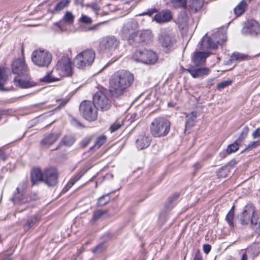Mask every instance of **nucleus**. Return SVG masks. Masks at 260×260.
Here are the masks:
<instances>
[{"instance_id": "nucleus-21", "label": "nucleus", "mask_w": 260, "mask_h": 260, "mask_svg": "<svg viewBox=\"0 0 260 260\" xmlns=\"http://www.w3.org/2000/svg\"><path fill=\"white\" fill-rule=\"evenodd\" d=\"M30 177L32 185H36L38 182L43 181L44 173H42L40 169L35 168L32 170Z\"/></svg>"}, {"instance_id": "nucleus-7", "label": "nucleus", "mask_w": 260, "mask_h": 260, "mask_svg": "<svg viewBox=\"0 0 260 260\" xmlns=\"http://www.w3.org/2000/svg\"><path fill=\"white\" fill-rule=\"evenodd\" d=\"M119 41L115 37L108 36L102 38L99 44L100 51L107 55L114 54L118 50Z\"/></svg>"}, {"instance_id": "nucleus-3", "label": "nucleus", "mask_w": 260, "mask_h": 260, "mask_svg": "<svg viewBox=\"0 0 260 260\" xmlns=\"http://www.w3.org/2000/svg\"><path fill=\"white\" fill-rule=\"evenodd\" d=\"M238 219L242 225L250 223L251 228L260 234V212L256 211L253 205H246L243 211L238 215Z\"/></svg>"}, {"instance_id": "nucleus-62", "label": "nucleus", "mask_w": 260, "mask_h": 260, "mask_svg": "<svg viewBox=\"0 0 260 260\" xmlns=\"http://www.w3.org/2000/svg\"><path fill=\"white\" fill-rule=\"evenodd\" d=\"M249 2H251L252 0H248Z\"/></svg>"}, {"instance_id": "nucleus-51", "label": "nucleus", "mask_w": 260, "mask_h": 260, "mask_svg": "<svg viewBox=\"0 0 260 260\" xmlns=\"http://www.w3.org/2000/svg\"><path fill=\"white\" fill-rule=\"evenodd\" d=\"M252 137L253 138L260 137V128H257L253 132Z\"/></svg>"}, {"instance_id": "nucleus-11", "label": "nucleus", "mask_w": 260, "mask_h": 260, "mask_svg": "<svg viewBox=\"0 0 260 260\" xmlns=\"http://www.w3.org/2000/svg\"><path fill=\"white\" fill-rule=\"evenodd\" d=\"M133 58L136 61L145 64H153L157 59L156 54L154 52L147 49L136 51Z\"/></svg>"}, {"instance_id": "nucleus-2", "label": "nucleus", "mask_w": 260, "mask_h": 260, "mask_svg": "<svg viewBox=\"0 0 260 260\" xmlns=\"http://www.w3.org/2000/svg\"><path fill=\"white\" fill-rule=\"evenodd\" d=\"M11 67L13 74L17 75L13 80L15 85L21 88H28L36 85L34 82L30 80L28 68L24 59L18 58L14 60Z\"/></svg>"}, {"instance_id": "nucleus-60", "label": "nucleus", "mask_w": 260, "mask_h": 260, "mask_svg": "<svg viewBox=\"0 0 260 260\" xmlns=\"http://www.w3.org/2000/svg\"><path fill=\"white\" fill-rule=\"evenodd\" d=\"M241 260H247V256L246 254L244 253L242 254Z\"/></svg>"}, {"instance_id": "nucleus-9", "label": "nucleus", "mask_w": 260, "mask_h": 260, "mask_svg": "<svg viewBox=\"0 0 260 260\" xmlns=\"http://www.w3.org/2000/svg\"><path fill=\"white\" fill-rule=\"evenodd\" d=\"M31 60L36 66L47 67L52 61V55L46 50H36L32 52Z\"/></svg>"}, {"instance_id": "nucleus-33", "label": "nucleus", "mask_w": 260, "mask_h": 260, "mask_svg": "<svg viewBox=\"0 0 260 260\" xmlns=\"http://www.w3.org/2000/svg\"><path fill=\"white\" fill-rule=\"evenodd\" d=\"M248 56L239 52H234L231 56L232 61H241L247 59Z\"/></svg>"}, {"instance_id": "nucleus-22", "label": "nucleus", "mask_w": 260, "mask_h": 260, "mask_svg": "<svg viewBox=\"0 0 260 260\" xmlns=\"http://www.w3.org/2000/svg\"><path fill=\"white\" fill-rule=\"evenodd\" d=\"M59 137L58 134H50L46 135L41 141L42 145L48 147L54 143Z\"/></svg>"}, {"instance_id": "nucleus-41", "label": "nucleus", "mask_w": 260, "mask_h": 260, "mask_svg": "<svg viewBox=\"0 0 260 260\" xmlns=\"http://www.w3.org/2000/svg\"><path fill=\"white\" fill-rule=\"evenodd\" d=\"M239 144L237 142H235L234 143L229 145L226 149V152L228 154L236 152L239 149Z\"/></svg>"}, {"instance_id": "nucleus-4", "label": "nucleus", "mask_w": 260, "mask_h": 260, "mask_svg": "<svg viewBox=\"0 0 260 260\" xmlns=\"http://www.w3.org/2000/svg\"><path fill=\"white\" fill-rule=\"evenodd\" d=\"M132 24L128 22L123 28V32L127 37L129 43L132 45L140 42L149 43L152 41L153 35L150 30L142 31L139 35L132 28Z\"/></svg>"}, {"instance_id": "nucleus-16", "label": "nucleus", "mask_w": 260, "mask_h": 260, "mask_svg": "<svg viewBox=\"0 0 260 260\" xmlns=\"http://www.w3.org/2000/svg\"><path fill=\"white\" fill-rule=\"evenodd\" d=\"M57 172L54 168L47 169L44 173L43 181L49 186L55 185L57 183Z\"/></svg>"}, {"instance_id": "nucleus-38", "label": "nucleus", "mask_w": 260, "mask_h": 260, "mask_svg": "<svg viewBox=\"0 0 260 260\" xmlns=\"http://www.w3.org/2000/svg\"><path fill=\"white\" fill-rule=\"evenodd\" d=\"M233 209L234 206L230 210V211L229 212L226 216V220L229 223V224L231 226H234L233 219L234 216V211Z\"/></svg>"}, {"instance_id": "nucleus-58", "label": "nucleus", "mask_w": 260, "mask_h": 260, "mask_svg": "<svg viewBox=\"0 0 260 260\" xmlns=\"http://www.w3.org/2000/svg\"><path fill=\"white\" fill-rule=\"evenodd\" d=\"M214 81V78L209 79L208 80L207 82L209 85H212L213 84V82Z\"/></svg>"}, {"instance_id": "nucleus-39", "label": "nucleus", "mask_w": 260, "mask_h": 260, "mask_svg": "<svg viewBox=\"0 0 260 260\" xmlns=\"http://www.w3.org/2000/svg\"><path fill=\"white\" fill-rule=\"evenodd\" d=\"M106 141V137L105 136L99 137L95 140L94 144V147L99 148Z\"/></svg>"}, {"instance_id": "nucleus-23", "label": "nucleus", "mask_w": 260, "mask_h": 260, "mask_svg": "<svg viewBox=\"0 0 260 260\" xmlns=\"http://www.w3.org/2000/svg\"><path fill=\"white\" fill-rule=\"evenodd\" d=\"M74 19L75 16L72 13V12L70 11H67L63 16L61 20L59 22L56 23L55 24L57 25L60 29H61L60 23H61V21H63L64 23H66L68 24H72L74 22Z\"/></svg>"}, {"instance_id": "nucleus-31", "label": "nucleus", "mask_w": 260, "mask_h": 260, "mask_svg": "<svg viewBox=\"0 0 260 260\" xmlns=\"http://www.w3.org/2000/svg\"><path fill=\"white\" fill-rule=\"evenodd\" d=\"M179 197V193L176 192L172 196L170 197L168 200V202L166 205V207L168 209H171L176 203L177 200Z\"/></svg>"}, {"instance_id": "nucleus-6", "label": "nucleus", "mask_w": 260, "mask_h": 260, "mask_svg": "<svg viewBox=\"0 0 260 260\" xmlns=\"http://www.w3.org/2000/svg\"><path fill=\"white\" fill-rule=\"evenodd\" d=\"M170 122L167 119L158 117L151 123L150 131L151 135L156 138L167 136L170 130Z\"/></svg>"}, {"instance_id": "nucleus-47", "label": "nucleus", "mask_w": 260, "mask_h": 260, "mask_svg": "<svg viewBox=\"0 0 260 260\" xmlns=\"http://www.w3.org/2000/svg\"><path fill=\"white\" fill-rule=\"evenodd\" d=\"M87 7H90L96 14H98V12L100 9V6L95 3H92L87 5Z\"/></svg>"}, {"instance_id": "nucleus-27", "label": "nucleus", "mask_w": 260, "mask_h": 260, "mask_svg": "<svg viewBox=\"0 0 260 260\" xmlns=\"http://www.w3.org/2000/svg\"><path fill=\"white\" fill-rule=\"evenodd\" d=\"M108 211L107 210H98L94 211L93 213L92 218L90 220L91 222H95L99 220V219H102L105 216L108 215Z\"/></svg>"}, {"instance_id": "nucleus-10", "label": "nucleus", "mask_w": 260, "mask_h": 260, "mask_svg": "<svg viewBox=\"0 0 260 260\" xmlns=\"http://www.w3.org/2000/svg\"><path fill=\"white\" fill-rule=\"evenodd\" d=\"M80 112L89 121H94L98 117V109L93 102L85 101L80 105Z\"/></svg>"}, {"instance_id": "nucleus-59", "label": "nucleus", "mask_w": 260, "mask_h": 260, "mask_svg": "<svg viewBox=\"0 0 260 260\" xmlns=\"http://www.w3.org/2000/svg\"><path fill=\"white\" fill-rule=\"evenodd\" d=\"M67 103V101L63 100L61 102L60 105L58 106V108H61L63 107Z\"/></svg>"}, {"instance_id": "nucleus-1", "label": "nucleus", "mask_w": 260, "mask_h": 260, "mask_svg": "<svg viewBox=\"0 0 260 260\" xmlns=\"http://www.w3.org/2000/svg\"><path fill=\"white\" fill-rule=\"evenodd\" d=\"M134 76L130 72L121 70L115 72L109 81V92L113 99L123 96L134 82Z\"/></svg>"}, {"instance_id": "nucleus-53", "label": "nucleus", "mask_w": 260, "mask_h": 260, "mask_svg": "<svg viewBox=\"0 0 260 260\" xmlns=\"http://www.w3.org/2000/svg\"><path fill=\"white\" fill-rule=\"evenodd\" d=\"M100 25V24L94 25L93 26L90 27L88 28V30H97Z\"/></svg>"}, {"instance_id": "nucleus-8", "label": "nucleus", "mask_w": 260, "mask_h": 260, "mask_svg": "<svg viewBox=\"0 0 260 260\" xmlns=\"http://www.w3.org/2000/svg\"><path fill=\"white\" fill-rule=\"evenodd\" d=\"M95 56L94 51L88 49L79 53L74 58V62L78 68L83 69L92 64Z\"/></svg>"}, {"instance_id": "nucleus-50", "label": "nucleus", "mask_w": 260, "mask_h": 260, "mask_svg": "<svg viewBox=\"0 0 260 260\" xmlns=\"http://www.w3.org/2000/svg\"><path fill=\"white\" fill-rule=\"evenodd\" d=\"M211 246L209 244H204L203 245V250L204 252L207 254L211 250Z\"/></svg>"}, {"instance_id": "nucleus-40", "label": "nucleus", "mask_w": 260, "mask_h": 260, "mask_svg": "<svg viewBox=\"0 0 260 260\" xmlns=\"http://www.w3.org/2000/svg\"><path fill=\"white\" fill-rule=\"evenodd\" d=\"M172 2L176 8H186L187 6L186 0H172Z\"/></svg>"}, {"instance_id": "nucleus-42", "label": "nucleus", "mask_w": 260, "mask_h": 260, "mask_svg": "<svg viewBox=\"0 0 260 260\" xmlns=\"http://www.w3.org/2000/svg\"><path fill=\"white\" fill-rule=\"evenodd\" d=\"M123 125V121H121V122L119 121H116L114 122L111 126H110V130L111 132H114L119 129L121 127V126Z\"/></svg>"}, {"instance_id": "nucleus-36", "label": "nucleus", "mask_w": 260, "mask_h": 260, "mask_svg": "<svg viewBox=\"0 0 260 260\" xmlns=\"http://www.w3.org/2000/svg\"><path fill=\"white\" fill-rule=\"evenodd\" d=\"M6 81L5 70L4 68H0V90H4V86Z\"/></svg>"}, {"instance_id": "nucleus-18", "label": "nucleus", "mask_w": 260, "mask_h": 260, "mask_svg": "<svg viewBox=\"0 0 260 260\" xmlns=\"http://www.w3.org/2000/svg\"><path fill=\"white\" fill-rule=\"evenodd\" d=\"M172 18L171 12L168 10L161 11L156 14L154 19L158 23H165L170 21Z\"/></svg>"}, {"instance_id": "nucleus-49", "label": "nucleus", "mask_w": 260, "mask_h": 260, "mask_svg": "<svg viewBox=\"0 0 260 260\" xmlns=\"http://www.w3.org/2000/svg\"><path fill=\"white\" fill-rule=\"evenodd\" d=\"M156 12L157 11L155 8H151L150 9L148 10L146 12L144 13L143 15H147L149 16H151L153 14L156 13Z\"/></svg>"}, {"instance_id": "nucleus-43", "label": "nucleus", "mask_w": 260, "mask_h": 260, "mask_svg": "<svg viewBox=\"0 0 260 260\" xmlns=\"http://www.w3.org/2000/svg\"><path fill=\"white\" fill-rule=\"evenodd\" d=\"M232 83V81L231 80L222 81L217 85V88L218 90H221L224 88L230 85Z\"/></svg>"}, {"instance_id": "nucleus-28", "label": "nucleus", "mask_w": 260, "mask_h": 260, "mask_svg": "<svg viewBox=\"0 0 260 260\" xmlns=\"http://www.w3.org/2000/svg\"><path fill=\"white\" fill-rule=\"evenodd\" d=\"M54 73V70L47 73L46 76L40 79V81L42 82L51 83L59 80V78L55 77Z\"/></svg>"}, {"instance_id": "nucleus-37", "label": "nucleus", "mask_w": 260, "mask_h": 260, "mask_svg": "<svg viewBox=\"0 0 260 260\" xmlns=\"http://www.w3.org/2000/svg\"><path fill=\"white\" fill-rule=\"evenodd\" d=\"M110 201V198L109 197V194L103 195L99 199L98 205L99 206H103L108 204Z\"/></svg>"}, {"instance_id": "nucleus-29", "label": "nucleus", "mask_w": 260, "mask_h": 260, "mask_svg": "<svg viewBox=\"0 0 260 260\" xmlns=\"http://www.w3.org/2000/svg\"><path fill=\"white\" fill-rule=\"evenodd\" d=\"M84 172H79L78 174L74 176L69 181L67 185L63 188V191H66L70 188L78 180H79L84 175Z\"/></svg>"}, {"instance_id": "nucleus-45", "label": "nucleus", "mask_w": 260, "mask_h": 260, "mask_svg": "<svg viewBox=\"0 0 260 260\" xmlns=\"http://www.w3.org/2000/svg\"><path fill=\"white\" fill-rule=\"evenodd\" d=\"M218 178H225L227 176V169L225 167L221 168L217 174Z\"/></svg>"}, {"instance_id": "nucleus-14", "label": "nucleus", "mask_w": 260, "mask_h": 260, "mask_svg": "<svg viewBox=\"0 0 260 260\" xmlns=\"http://www.w3.org/2000/svg\"><path fill=\"white\" fill-rule=\"evenodd\" d=\"M158 41L162 47L170 50L177 42L176 37L166 32H161L158 37Z\"/></svg>"}, {"instance_id": "nucleus-55", "label": "nucleus", "mask_w": 260, "mask_h": 260, "mask_svg": "<svg viewBox=\"0 0 260 260\" xmlns=\"http://www.w3.org/2000/svg\"><path fill=\"white\" fill-rule=\"evenodd\" d=\"M193 260H202L201 255L198 253H196L194 255Z\"/></svg>"}, {"instance_id": "nucleus-30", "label": "nucleus", "mask_w": 260, "mask_h": 260, "mask_svg": "<svg viewBox=\"0 0 260 260\" xmlns=\"http://www.w3.org/2000/svg\"><path fill=\"white\" fill-rule=\"evenodd\" d=\"M247 4L245 0L242 1L234 9V13L237 16L242 15L245 11Z\"/></svg>"}, {"instance_id": "nucleus-17", "label": "nucleus", "mask_w": 260, "mask_h": 260, "mask_svg": "<svg viewBox=\"0 0 260 260\" xmlns=\"http://www.w3.org/2000/svg\"><path fill=\"white\" fill-rule=\"evenodd\" d=\"M188 73L190 74L194 78H199L204 75H207L209 73L208 68H197L192 66H190L187 69H185Z\"/></svg>"}, {"instance_id": "nucleus-13", "label": "nucleus", "mask_w": 260, "mask_h": 260, "mask_svg": "<svg viewBox=\"0 0 260 260\" xmlns=\"http://www.w3.org/2000/svg\"><path fill=\"white\" fill-rule=\"evenodd\" d=\"M93 102L97 109L102 111L108 110L112 105L111 100L101 91H98L94 94Z\"/></svg>"}, {"instance_id": "nucleus-44", "label": "nucleus", "mask_w": 260, "mask_h": 260, "mask_svg": "<svg viewBox=\"0 0 260 260\" xmlns=\"http://www.w3.org/2000/svg\"><path fill=\"white\" fill-rule=\"evenodd\" d=\"M249 132V128L247 126H245L243 131L241 132L240 136H239L238 141L239 142H242L243 140L245 139L247 137L248 133Z\"/></svg>"}, {"instance_id": "nucleus-20", "label": "nucleus", "mask_w": 260, "mask_h": 260, "mask_svg": "<svg viewBox=\"0 0 260 260\" xmlns=\"http://www.w3.org/2000/svg\"><path fill=\"white\" fill-rule=\"evenodd\" d=\"M209 55L207 52L197 51L194 53L192 60L196 66H199L205 61Z\"/></svg>"}, {"instance_id": "nucleus-46", "label": "nucleus", "mask_w": 260, "mask_h": 260, "mask_svg": "<svg viewBox=\"0 0 260 260\" xmlns=\"http://www.w3.org/2000/svg\"><path fill=\"white\" fill-rule=\"evenodd\" d=\"M260 145V141H255L250 142L246 146L245 150H252Z\"/></svg>"}, {"instance_id": "nucleus-54", "label": "nucleus", "mask_w": 260, "mask_h": 260, "mask_svg": "<svg viewBox=\"0 0 260 260\" xmlns=\"http://www.w3.org/2000/svg\"><path fill=\"white\" fill-rule=\"evenodd\" d=\"M103 244H100V245H98L97 246H96L94 248H93L92 250V251L93 253H95L96 252H97L99 250V249L102 248L103 247Z\"/></svg>"}, {"instance_id": "nucleus-34", "label": "nucleus", "mask_w": 260, "mask_h": 260, "mask_svg": "<svg viewBox=\"0 0 260 260\" xmlns=\"http://www.w3.org/2000/svg\"><path fill=\"white\" fill-rule=\"evenodd\" d=\"M39 220V218L38 215H35L31 217L28 219L27 222L24 225V228L25 230H29Z\"/></svg>"}, {"instance_id": "nucleus-48", "label": "nucleus", "mask_w": 260, "mask_h": 260, "mask_svg": "<svg viewBox=\"0 0 260 260\" xmlns=\"http://www.w3.org/2000/svg\"><path fill=\"white\" fill-rule=\"evenodd\" d=\"M80 20L82 22L85 24H90L92 22L91 18L86 15H82Z\"/></svg>"}, {"instance_id": "nucleus-12", "label": "nucleus", "mask_w": 260, "mask_h": 260, "mask_svg": "<svg viewBox=\"0 0 260 260\" xmlns=\"http://www.w3.org/2000/svg\"><path fill=\"white\" fill-rule=\"evenodd\" d=\"M56 70L62 76H70L73 74L71 61L67 55H63L57 62Z\"/></svg>"}, {"instance_id": "nucleus-5", "label": "nucleus", "mask_w": 260, "mask_h": 260, "mask_svg": "<svg viewBox=\"0 0 260 260\" xmlns=\"http://www.w3.org/2000/svg\"><path fill=\"white\" fill-rule=\"evenodd\" d=\"M227 40L226 30L221 28L214 34L211 37H208L207 35L202 40L201 45L203 49H215L218 45H222Z\"/></svg>"}, {"instance_id": "nucleus-57", "label": "nucleus", "mask_w": 260, "mask_h": 260, "mask_svg": "<svg viewBox=\"0 0 260 260\" xmlns=\"http://www.w3.org/2000/svg\"><path fill=\"white\" fill-rule=\"evenodd\" d=\"M202 164L200 162H197L194 165V167L196 170L199 169L200 168H201L202 167Z\"/></svg>"}, {"instance_id": "nucleus-32", "label": "nucleus", "mask_w": 260, "mask_h": 260, "mask_svg": "<svg viewBox=\"0 0 260 260\" xmlns=\"http://www.w3.org/2000/svg\"><path fill=\"white\" fill-rule=\"evenodd\" d=\"M186 126H192L196 122V119L197 118V114L196 112H192L186 115Z\"/></svg>"}, {"instance_id": "nucleus-24", "label": "nucleus", "mask_w": 260, "mask_h": 260, "mask_svg": "<svg viewBox=\"0 0 260 260\" xmlns=\"http://www.w3.org/2000/svg\"><path fill=\"white\" fill-rule=\"evenodd\" d=\"M17 192L15 193L12 198V200L15 204L21 205L25 203L27 200L24 197L22 192H20L19 188H16Z\"/></svg>"}, {"instance_id": "nucleus-25", "label": "nucleus", "mask_w": 260, "mask_h": 260, "mask_svg": "<svg viewBox=\"0 0 260 260\" xmlns=\"http://www.w3.org/2000/svg\"><path fill=\"white\" fill-rule=\"evenodd\" d=\"M70 3V0H61L58 2L54 9L52 10V13H57L67 8Z\"/></svg>"}, {"instance_id": "nucleus-56", "label": "nucleus", "mask_w": 260, "mask_h": 260, "mask_svg": "<svg viewBox=\"0 0 260 260\" xmlns=\"http://www.w3.org/2000/svg\"><path fill=\"white\" fill-rule=\"evenodd\" d=\"M90 140L89 139L84 140L82 142V145L84 147H85L87 146L88 143H89Z\"/></svg>"}, {"instance_id": "nucleus-26", "label": "nucleus", "mask_w": 260, "mask_h": 260, "mask_svg": "<svg viewBox=\"0 0 260 260\" xmlns=\"http://www.w3.org/2000/svg\"><path fill=\"white\" fill-rule=\"evenodd\" d=\"M189 3L190 10L193 12H197L202 8L204 0H190Z\"/></svg>"}, {"instance_id": "nucleus-15", "label": "nucleus", "mask_w": 260, "mask_h": 260, "mask_svg": "<svg viewBox=\"0 0 260 260\" xmlns=\"http://www.w3.org/2000/svg\"><path fill=\"white\" fill-rule=\"evenodd\" d=\"M244 35L256 36L260 33V25L254 20L248 21L241 30Z\"/></svg>"}, {"instance_id": "nucleus-61", "label": "nucleus", "mask_w": 260, "mask_h": 260, "mask_svg": "<svg viewBox=\"0 0 260 260\" xmlns=\"http://www.w3.org/2000/svg\"><path fill=\"white\" fill-rule=\"evenodd\" d=\"M23 210H24V209H22L19 210V212H21L23 211Z\"/></svg>"}, {"instance_id": "nucleus-19", "label": "nucleus", "mask_w": 260, "mask_h": 260, "mask_svg": "<svg viewBox=\"0 0 260 260\" xmlns=\"http://www.w3.org/2000/svg\"><path fill=\"white\" fill-rule=\"evenodd\" d=\"M151 138L145 134H141L139 136L136 140L137 147L139 149H143L147 148L150 144Z\"/></svg>"}, {"instance_id": "nucleus-52", "label": "nucleus", "mask_w": 260, "mask_h": 260, "mask_svg": "<svg viewBox=\"0 0 260 260\" xmlns=\"http://www.w3.org/2000/svg\"><path fill=\"white\" fill-rule=\"evenodd\" d=\"M7 158V156L4 152L1 150H0V160L3 161L6 160Z\"/></svg>"}, {"instance_id": "nucleus-35", "label": "nucleus", "mask_w": 260, "mask_h": 260, "mask_svg": "<svg viewBox=\"0 0 260 260\" xmlns=\"http://www.w3.org/2000/svg\"><path fill=\"white\" fill-rule=\"evenodd\" d=\"M75 141V139L74 137L72 136H66L62 138L61 143L66 146H70L74 143Z\"/></svg>"}]
</instances>
